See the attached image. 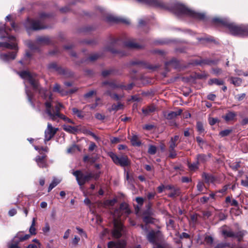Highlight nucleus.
I'll return each mask as SVG.
<instances>
[{
    "label": "nucleus",
    "mask_w": 248,
    "mask_h": 248,
    "mask_svg": "<svg viewBox=\"0 0 248 248\" xmlns=\"http://www.w3.org/2000/svg\"><path fill=\"white\" fill-rule=\"evenodd\" d=\"M60 181L57 178H54L52 182L50 184L48 188V192H49L53 188L56 186Z\"/></svg>",
    "instance_id": "obj_48"
},
{
    "label": "nucleus",
    "mask_w": 248,
    "mask_h": 248,
    "mask_svg": "<svg viewBox=\"0 0 248 248\" xmlns=\"http://www.w3.org/2000/svg\"><path fill=\"white\" fill-rule=\"evenodd\" d=\"M11 29L8 27H7L5 24L0 26V34L5 33L7 35H8V31H10Z\"/></svg>",
    "instance_id": "obj_49"
},
{
    "label": "nucleus",
    "mask_w": 248,
    "mask_h": 248,
    "mask_svg": "<svg viewBox=\"0 0 248 248\" xmlns=\"http://www.w3.org/2000/svg\"><path fill=\"white\" fill-rule=\"evenodd\" d=\"M147 238L149 242L152 244L155 245L157 243L156 242V236L154 231H151L148 233Z\"/></svg>",
    "instance_id": "obj_35"
},
{
    "label": "nucleus",
    "mask_w": 248,
    "mask_h": 248,
    "mask_svg": "<svg viewBox=\"0 0 248 248\" xmlns=\"http://www.w3.org/2000/svg\"><path fill=\"white\" fill-rule=\"evenodd\" d=\"M213 72L216 75H219L222 73V70L221 68L216 67L212 68Z\"/></svg>",
    "instance_id": "obj_64"
},
{
    "label": "nucleus",
    "mask_w": 248,
    "mask_h": 248,
    "mask_svg": "<svg viewBox=\"0 0 248 248\" xmlns=\"http://www.w3.org/2000/svg\"><path fill=\"white\" fill-rule=\"evenodd\" d=\"M61 86L57 83H56L53 87V91L55 92L62 93Z\"/></svg>",
    "instance_id": "obj_63"
},
{
    "label": "nucleus",
    "mask_w": 248,
    "mask_h": 248,
    "mask_svg": "<svg viewBox=\"0 0 248 248\" xmlns=\"http://www.w3.org/2000/svg\"><path fill=\"white\" fill-rule=\"evenodd\" d=\"M47 68L51 71H56L59 74L63 75L66 78H72L74 76V73L71 70L63 68L61 66L58 65L56 62H52L47 65Z\"/></svg>",
    "instance_id": "obj_6"
},
{
    "label": "nucleus",
    "mask_w": 248,
    "mask_h": 248,
    "mask_svg": "<svg viewBox=\"0 0 248 248\" xmlns=\"http://www.w3.org/2000/svg\"><path fill=\"white\" fill-rule=\"evenodd\" d=\"M72 112L74 114H76L77 117L80 119H82L84 117V115L82 114V111L76 108H72Z\"/></svg>",
    "instance_id": "obj_54"
},
{
    "label": "nucleus",
    "mask_w": 248,
    "mask_h": 248,
    "mask_svg": "<svg viewBox=\"0 0 248 248\" xmlns=\"http://www.w3.org/2000/svg\"><path fill=\"white\" fill-rule=\"evenodd\" d=\"M202 177L204 179L206 183H213L216 180L215 177L213 175L206 172L202 173Z\"/></svg>",
    "instance_id": "obj_32"
},
{
    "label": "nucleus",
    "mask_w": 248,
    "mask_h": 248,
    "mask_svg": "<svg viewBox=\"0 0 248 248\" xmlns=\"http://www.w3.org/2000/svg\"><path fill=\"white\" fill-rule=\"evenodd\" d=\"M16 52H10L8 53L0 54V59L4 62H8L10 60H13L16 59Z\"/></svg>",
    "instance_id": "obj_19"
},
{
    "label": "nucleus",
    "mask_w": 248,
    "mask_h": 248,
    "mask_svg": "<svg viewBox=\"0 0 248 248\" xmlns=\"http://www.w3.org/2000/svg\"><path fill=\"white\" fill-rule=\"evenodd\" d=\"M73 174L76 177L78 184L80 187L91 180L90 172L84 174L80 170H77L73 172Z\"/></svg>",
    "instance_id": "obj_7"
},
{
    "label": "nucleus",
    "mask_w": 248,
    "mask_h": 248,
    "mask_svg": "<svg viewBox=\"0 0 248 248\" xmlns=\"http://www.w3.org/2000/svg\"><path fill=\"white\" fill-rule=\"evenodd\" d=\"M123 107L124 105L122 103L119 102L117 104H113L111 107L108 108V110L109 112H111L112 111H117L119 109H123Z\"/></svg>",
    "instance_id": "obj_36"
},
{
    "label": "nucleus",
    "mask_w": 248,
    "mask_h": 248,
    "mask_svg": "<svg viewBox=\"0 0 248 248\" xmlns=\"http://www.w3.org/2000/svg\"><path fill=\"white\" fill-rule=\"evenodd\" d=\"M63 129L69 133L75 134L78 132V128L76 127L71 125H64L63 126Z\"/></svg>",
    "instance_id": "obj_39"
},
{
    "label": "nucleus",
    "mask_w": 248,
    "mask_h": 248,
    "mask_svg": "<svg viewBox=\"0 0 248 248\" xmlns=\"http://www.w3.org/2000/svg\"><path fill=\"white\" fill-rule=\"evenodd\" d=\"M231 83L235 86H239L242 82V80L240 78L231 77L230 78Z\"/></svg>",
    "instance_id": "obj_47"
},
{
    "label": "nucleus",
    "mask_w": 248,
    "mask_h": 248,
    "mask_svg": "<svg viewBox=\"0 0 248 248\" xmlns=\"http://www.w3.org/2000/svg\"><path fill=\"white\" fill-rule=\"evenodd\" d=\"M37 91L38 92L41 97L43 99L46 100V102L49 101L51 103L52 100V94L48 92L47 89L39 87Z\"/></svg>",
    "instance_id": "obj_17"
},
{
    "label": "nucleus",
    "mask_w": 248,
    "mask_h": 248,
    "mask_svg": "<svg viewBox=\"0 0 248 248\" xmlns=\"http://www.w3.org/2000/svg\"><path fill=\"white\" fill-rule=\"evenodd\" d=\"M246 233V231L242 230L237 232L236 233L235 237L237 238V241L241 242L243 241V238Z\"/></svg>",
    "instance_id": "obj_46"
},
{
    "label": "nucleus",
    "mask_w": 248,
    "mask_h": 248,
    "mask_svg": "<svg viewBox=\"0 0 248 248\" xmlns=\"http://www.w3.org/2000/svg\"><path fill=\"white\" fill-rule=\"evenodd\" d=\"M47 155L44 154L42 155H37L35 159L37 165L41 168H46L48 165L46 159Z\"/></svg>",
    "instance_id": "obj_16"
},
{
    "label": "nucleus",
    "mask_w": 248,
    "mask_h": 248,
    "mask_svg": "<svg viewBox=\"0 0 248 248\" xmlns=\"http://www.w3.org/2000/svg\"><path fill=\"white\" fill-rule=\"evenodd\" d=\"M124 245L120 242L109 241L108 244V248H124Z\"/></svg>",
    "instance_id": "obj_34"
},
{
    "label": "nucleus",
    "mask_w": 248,
    "mask_h": 248,
    "mask_svg": "<svg viewBox=\"0 0 248 248\" xmlns=\"http://www.w3.org/2000/svg\"><path fill=\"white\" fill-rule=\"evenodd\" d=\"M128 139L130 140L131 144L134 146L139 147L141 145V141L136 135H133Z\"/></svg>",
    "instance_id": "obj_30"
},
{
    "label": "nucleus",
    "mask_w": 248,
    "mask_h": 248,
    "mask_svg": "<svg viewBox=\"0 0 248 248\" xmlns=\"http://www.w3.org/2000/svg\"><path fill=\"white\" fill-rule=\"evenodd\" d=\"M179 65L180 64L179 62L176 59L173 58L165 63V69L167 72H169V66H171L174 69H177L179 67Z\"/></svg>",
    "instance_id": "obj_20"
},
{
    "label": "nucleus",
    "mask_w": 248,
    "mask_h": 248,
    "mask_svg": "<svg viewBox=\"0 0 248 248\" xmlns=\"http://www.w3.org/2000/svg\"><path fill=\"white\" fill-rule=\"evenodd\" d=\"M157 151L156 147L153 145H149V148L148 150V153L150 155H155Z\"/></svg>",
    "instance_id": "obj_53"
},
{
    "label": "nucleus",
    "mask_w": 248,
    "mask_h": 248,
    "mask_svg": "<svg viewBox=\"0 0 248 248\" xmlns=\"http://www.w3.org/2000/svg\"><path fill=\"white\" fill-rule=\"evenodd\" d=\"M24 27L29 34L31 31H38L47 28L46 26L42 25L39 20H36L29 17H28L25 22Z\"/></svg>",
    "instance_id": "obj_5"
},
{
    "label": "nucleus",
    "mask_w": 248,
    "mask_h": 248,
    "mask_svg": "<svg viewBox=\"0 0 248 248\" xmlns=\"http://www.w3.org/2000/svg\"><path fill=\"white\" fill-rule=\"evenodd\" d=\"M121 73H119V71L118 70L115 69L114 68H111L108 70H103L102 72V76L106 78L108 77L109 75H121Z\"/></svg>",
    "instance_id": "obj_25"
},
{
    "label": "nucleus",
    "mask_w": 248,
    "mask_h": 248,
    "mask_svg": "<svg viewBox=\"0 0 248 248\" xmlns=\"http://www.w3.org/2000/svg\"><path fill=\"white\" fill-rule=\"evenodd\" d=\"M196 141L197 143H198L199 146L202 148L203 145L205 143V141L202 140V139L200 137H197L196 138Z\"/></svg>",
    "instance_id": "obj_61"
},
{
    "label": "nucleus",
    "mask_w": 248,
    "mask_h": 248,
    "mask_svg": "<svg viewBox=\"0 0 248 248\" xmlns=\"http://www.w3.org/2000/svg\"><path fill=\"white\" fill-rule=\"evenodd\" d=\"M181 194L180 189L179 187H174L171 192L170 193L168 196L171 198H175L179 196Z\"/></svg>",
    "instance_id": "obj_37"
},
{
    "label": "nucleus",
    "mask_w": 248,
    "mask_h": 248,
    "mask_svg": "<svg viewBox=\"0 0 248 248\" xmlns=\"http://www.w3.org/2000/svg\"><path fill=\"white\" fill-rule=\"evenodd\" d=\"M20 77L23 78V79H26L28 80L29 78H30V77H32V76L31 74V73L28 71H22L18 73Z\"/></svg>",
    "instance_id": "obj_44"
},
{
    "label": "nucleus",
    "mask_w": 248,
    "mask_h": 248,
    "mask_svg": "<svg viewBox=\"0 0 248 248\" xmlns=\"http://www.w3.org/2000/svg\"><path fill=\"white\" fill-rule=\"evenodd\" d=\"M31 237L30 234H25L24 235H21L19 234H17L14 238V243H17V245H18V244L20 242H23L26 240H28Z\"/></svg>",
    "instance_id": "obj_24"
},
{
    "label": "nucleus",
    "mask_w": 248,
    "mask_h": 248,
    "mask_svg": "<svg viewBox=\"0 0 248 248\" xmlns=\"http://www.w3.org/2000/svg\"><path fill=\"white\" fill-rule=\"evenodd\" d=\"M123 46L124 47L130 49H140L141 48V46L131 40L124 41Z\"/></svg>",
    "instance_id": "obj_22"
},
{
    "label": "nucleus",
    "mask_w": 248,
    "mask_h": 248,
    "mask_svg": "<svg viewBox=\"0 0 248 248\" xmlns=\"http://www.w3.org/2000/svg\"><path fill=\"white\" fill-rule=\"evenodd\" d=\"M155 106L154 105H151L146 108H142V112L145 115H147L155 111Z\"/></svg>",
    "instance_id": "obj_31"
},
{
    "label": "nucleus",
    "mask_w": 248,
    "mask_h": 248,
    "mask_svg": "<svg viewBox=\"0 0 248 248\" xmlns=\"http://www.w3.org/2000/svg\"><path fill=\"white\" fill-rule=\"evenodd\" d=\"M100 56L98 54H93L91 55L88 59L86 60H82L80 62H77L76 64L78 65H80V64L86 62L87 61H90V62H94L97 60Z\"/></svg>",
    "instance_id": "obj_33"
},
{
    "label": "nucleus",
    "mask_w": 248,
    "mask_h": 248,
    "mask_svg": "<svg viewBox=\"0 0 248 248\" xmlns=\"http://www.w3.org/2000/svg\"><path fill=\"white\" fill-rule=\"evenodd\" d=\"M208 84L210 86H212L213 84H215L218 86L223 85L224 84V81L221 79L213 78L209 79L208 81Z\"/></svg>",
    "instance_id": "obj_29"
},
{
    "label": "nucleus",
    "mask_w": 248,
    "mask_h": 248,
    "mask_svg": "<svg viewBox=\"0 0 248 248\" xmlns=\"http://www.w3.org/2000/svg\"><path fill=\"white\" fill-rule=\"evenodd\" d=\"M8 38L11 41H13L11 43H9L7 42H0V47H4L7 48H9L11 49H15L16 51L18 50V46L16 42V38L13 35H9Z\"/></svg>",
    "instance_id": "obj_12"
},
{
    "label": "nucleus",
    "mask_w": 248,
    "mask_h": 248,
    "mask_svg": "<svg viewBox=\"0 0 248 248\" xmlns=\"http://www.w3.org/2000/svg\"><path fill=\"white\" fill-rule=\"evenodd\" d=\"M205 242L207 244L211 245L213 243V238L211 236L207 235L205 237Z\"/></svg>",
    "instance_id": "obj_59"
},
{
    "label": "nucleus",
    "mask_w": 248,
    "mask_h": 248,
    "mask_svg": "<svg viewBox=\"0 0 248 248\" xmlns=\"http://www.w3.org/2000/svg\"><path fill=\"white\" fill-rule=\"evenodd\" d=\"M104 94L110 97L112 99L117 101L121 100L123 97L122 96L119 95L116 93H112L109 90H107L106 91Z\"/></svg>",
    "instance_id": "obj_27"
},
{
    "label": "nucleus",
    "mask_w": 248,
    "mask_h": 248,
    "mask_svg": "<svg viewBox=\"0 0 248 248\" xmlns=\"http://www.w3.org/2000/svg\"><path fill=\"white\" fill-rule=\"evenodd\" d=\"M28 81L35 91H37L39 88L40 85L39 82L33 77H30V78L28 79Z\"/></svg>",
    "instance_id": "obj_38"
},
{
    "label": "nucleus",
    "mask_w": 248,
    "mask_h": 248,
    "mask_svg": "<svg viewBox=\"0 0 248 248\" xmlns=\"http://www.w3.org/2000/svg\"><path fill=\"white\" fill-rule=\"evenodd\" d=\"M182 112L181 109H179L177 111H170L165 115V118L168 120H172L177 116L180 115Z\"/></svg>",
    "instance_id": "obj_28"
},
{
    "label": "nucleus",
    "mask_w": 248,
    "mask_h": 248,
    "mask_svg": "<svg viewBox=\"0 0 248 248\" xmlns=\"http://www.w3.org/2000/svg\"><path fill=\"white\" fill-rule=\"evenodd\" d=\"M122 223L116 220L114 221V228L112 231V236L115 238H120L122 235V232L123 230Z\"/></svg>",
    "instance_id": "obj_10"
},
{
    "label": "nucleus",
    "mask_w": 248,
    "mask_h": 248,
    "mask_svg": "<svg viewBox=\"0 0 248 248\" xmlns=\"http://www.w3.org/2000/svg\"><path fill=\"white\" fill-rule=\"evenodd\" d=\"M96 92L95 91L92 90L84 94V97L85 99L91 97L93 95H96Z\"/></svg>",
    "instance_id": "obj_56"
},
{
    "label": "nucleus",
    "mask_w": 248,
    "mask_h": 248,
    "mask_svg": "<svg viewBox=\"0 0 248 248\" xmlns=\"http://www.w3.org/2000/svg\"><path fill=\"white\" fill-rule=\"evenodd\" d=\"M115 213L119 216H121L123 214L128 216L131 214V211L129 208V205L126 202H122L120 204L119 208L115 210Z\"/></svg>",
    "instance_id": "obj_11"
},
{
    "label": "nucleus",
    "mask_w": 248,
    "mask_h": 248,
    "mask_svg": "<svg viewBox=\"0 0 248 248\" xmlns=\"http://www.w3.org/2000/svg\"><path fill=\"white\" fill-rule=\"evenodd\" d=\"M106 20L108 22H113L116 23H122L126 25H129L130 22L128 19L113 16L112 15H108L106 17Z\"/></svg>",
    "instance_id": "obj_15"
},
{
    "label": "nucleus",
    "mask_w": 248,
    "mask_h": 248,
    "mask_svg": "<svg viewBox=\"0 0 248 248\" xmlns=\"http://www.w3.org/2000/svg\"><path fill=\"white\" fill-rule=\"evenodd\" d=\"M212 23L217 26L226 27L233 35L241 37L248 36V25H238L230 22L227 18L219 17L212 18Z\"/></svg>",
    "instance_id": "obj_2"
},
{
    "label": "nucleus",
    "mask_w": 248,
    "mask_h": 248,
    "mask_svg": "<svg viewBox=\"0 0 248 248\" xmlns=\"http://www.w3.org/2000/svg\"><path fill=\"white\" fill-rule=\"evenodd\" d=\"M45 112L52 121H55L58 117L63 120H65L67 117L60 113V110L63 107L61 103H57L54 107L49 101H46L44 104Z\"/></svg>",
    "instance_id": "obj_3"
},
{
    "label": "nucleus",
    "mask_w": 248,
    "mask_h": 248,
    "mask_svg": "<svg viewBox=\"0 0 248 248\" xmlns=\"http://www.w3.org/2000/svg\"><path fill=\"white\" fill-rule=\"evenodd\" d=\"M204 186H204V183L203 182H199L198 183L197 185V190L199 192H202L203 190V188H204Z\"/></svg>",
    "instance_id": "obj_62"
},
{
    "label": "nucleus",
    "mask_w": 248,
    "mask_h": 248,
    "mask_svg": "<svg viewBox=\"0 0 248 248\" xmlns=\"http://www.w3.org/2000/svg\"><path fill=\"white\" fill-rule=\"evenodd\" d=\"M108 155L116 165L122 167H126L130 165L131 161L125 154L117 155L112 152H109Z\"/></svg>",
    "instance_id": "obj_4"
},
{
    "label": "nucleus",
    "mask_w": 248,
    "mask_h": 248,
    "mask_svg": "<svg viewBox=\"0 0 248 248\" xmlns=\"http://www.w3.org/2000/svg\"><path fill=\"white\" fill-rule=\"evenodd\" d=\"M152 215H143V221L146 224H153L154 223L155 218L152 217Z\"/></svg>",
    "instance_id": "obj_43"
},
{
    "label": "nucleus",
    "mask_w": 248,
    "mask_h": 248,
    "mask_svg": "<svg viewBox=\"0 0 248 248\" xmlns=\"http://www.w3.org/2000/svg\"><path fill=\"white\" fill-rule=\"evenodd\" d=\"M218 60H211V59H203L201 60H197L195 61V63L197 65H202L204 64L207 65H216L217 64Z\"/></svg>",
    "instance_id": "obj_21"
},
{
    "label": "nucleus",
    "mask_w": 248,
    "mask_h": 248,
    "mask_svg": "<svg viewBox=\"0 0 248 248\" xmlns=\"http://www.w3.org/2000/svg\"><path fill=\"white\" fill-rule=\"evenodd\" d=\"M120 39H113L111 41L110 44L106 47L105 49L107 51H109L113 54H120L122 56L126 55V54L124 52H121L120 51L115 49L113 47L120 45L119 41Z\"/></svg>",
    "instance_id": "obj_9"
},
{
    "label": "nucleus",
    "mask_w": 248,
    "mask_h": 248,
    "mask_svg": "<svg viewBox=\"0 0 248 248\" xmlns=\"http://www.w3.org/2000/svg\"><path fill=\"white\" fill-rule=\"evenodd\" d=\"M196 129L200 134H202L204 135L206 133L203 127V124L201 122L198 121L196 123Z\"/></svg>",
    "instance_id": "obj_42"
},
{
    "label": "nucleus",
    "mask_w": 248,
    "mask_h": 248,
    "mask_svg": "<svg viewBox=\"0 0 248 248\" xmlns=\"http://www.w3.org/2000/svg\"><path fill=\"white\" fill-rule=\"evenodd\" d=\"M152 207V202H149L146 205V210L143 213V215H153L154 213L153 212Z\"/></svg>",
    "instance_id": "obj_45"
},
{
    "label": "nucleus",
    "mask_w": 248,
    "mask_h": 248,
    "mask_svg": "<svg viewBox=\"0 0 248 248\" xmlns=\"http://www.w3.org/2000/svg\"><path fill=\"white\" fill-rule=\"evenodd\" d=\"M26 94L28 98V100L33 108L35 107V104L33 100L34 95V93L31 91L28 90L26 91Z\"/></svg>",
    "instance_id": "obj_40"
},
{
    "label": "nucleus",
    "mask_w": 248,
    "mask_h": 248,
    "mask_svg": "<svg viewBox=\"0 0 248 248\" xmlns=\"http://www.w3.org/2000/svg\"><path fill=\"white\" fill-rule=\"evenodd\" d=\"M135 84L133 83H131L127 85H125L124 83L121 84V89L124 90H131L132 89Z\"/></svg>",
    "instance_id": "obj_50"
},
{
    "label": "nucleus",
    "mask_w": 248,
    "mask_h": 248,
    "mask_svg": "<svg viewBox=\"0 0 248 248\" xmlns=\"http://www.w3.org/2000/svg\"><path fill=\"white\" fill-rule=\"evenodd\" d=\"M232 132V129H225L224 130L221 131L219 132V135L220 136L223 137H225V136H228Z\"/></svg>",
    "instance_id": "obj_55"
},
{
    "label": "nucleus",
    "mask_w": 248,
    "mask_h": 248,
    "mask_svg": "<svg viewBox=\"0 0 248 248\" xmlns=\"http://www.w3.org/2000/svg\"><path fill=\"white\" fill-rule=\"evenodd\" d=\"M179 139V136L178 135H175L173 137H171L170 141V145L169 147V157L173 159L176 157L177 153L175 150V147L178 145L177 141Z\"/></svg>",
    "instance_id": "obj_8"
},
{
    "label": "nucleus",
    "mask_w": 248,
    "mask_h": 248,
    "mask_svg": "<svg viewBox=\"0 0 248 248\" xmlns=\"http://www.w3.org/2000/svg\"><path fill=\"white\" fill-rule=\"evenodd\" d=\"M222 234L227 237H235L236 233H234L231 231L223 230L222 231Z\"/></svg>",
    "instance_id": "obj_51"
},
{
    "label": "nucleus",
    "mask_w": 248,
    "mask_h": 248,
    "mask_svg": "<svg viewBox=\"0 0 248 248\" xmlns=\"http://www.w3.org/2000/svg\"><path fill=\"white\" fill-rule=\"evenodd\" d=\"M101 174V172L98 171L95 173L90 172L91 179H93L94 180H97L99 178Z\"/></svg>",
    "instance_id": "obj_57"
},
{
    "label": "nucleus",
    "mask_w": 248,
    "mask_h": 248,
    "mask_svg": "<svg viewBox=\"0 0 248 248\" xmlns=\"http://www.w3.org/2000/svg\"><path fill=\"white\" fill-rule=\"evenodd\" d=\"M212 154L211 153L207 154L200 153L196 155L195 160L198 162L199 165L201 164L205 165L210 160Z\"/></svg>",
    "instance_id": "obj_13"
},
{
    "label": "nucleus",
    "mask_w": 248,
    "mask_h": 248,
    "mask_svg": "<svg viewBox=\"0 0 248 248\" xmlns=\"http://www.w3.org/2000/svg\"><path fill=\"white\" fill-rule=\"evenodd\" d=\"M199 164L196 160L192 163L189 162L187 163V167L189 170L191 171H195L198 170L199 168Z\"/></svg>",
    "instance_id": "obj_41"
},
{
    "label": "nucleus",
    "mask_w": 248,
    "mask_h": 248,
    "mask_svg": "<svg viewBox=\"0 0 248 248\" xmlns=\"http://www.w3.org/2000/svg\"><path fill=\"white\" fill-rule=\"evenodd\" d=\"M209 124L211 125H215L217 123L219 122V120L217 118H209L208 119Z\"/></svg>",
    "instance_id": "obj_58"
},
{
    "label": "nucleus",
    "mask_w": 248,
    "mask_h": 248,
    "mask_svg": "<svg viewBox=\"0 0 248 248\" xmlns=\"http://www.w3.org/2000/svg\"><path fill=\"white\" fill-rule=\"evenodd\" d=\"M109 86L113 89H121V84H116L114 81H111Z\"/></svg>",
    "instance_id": "obj_60"
},
{
    "label": "nucleus",
    "mask_w": 248,
    "mask_h": 248,
    "mask_svg": "<svg viewBox=\"0 0 248 248\" xmlns=\"http://www.w3.org/2000/svg\"><path fill=\"white\" fill-rule=\"evenodd\" d=\"M36 41L40 45H48L51 44L50 38L46 36H39L37 38Z\"/></svg>",
    "instance_id": "obj_26"
},
{
    "label": "nucleus",
    "mask_w": 248,
    "mask_h": 248,
    "mask_svg": "<svg viewBox=\"0 0 248 248\" xmlns=\"http://www.w3.org/2000/svg\"><path fill=\"white\" fill-rule=\"evenodd\" d=\"M117 200L115 199L112 200H107L104 202V204L106 206H113L116 202Z\"/></svg>",
    "instance_id": "obj_52"
},
{
    "label": "nucleus",
    "mask_w": 248,
    "mask_h": 248,
    "mask_svg": "<svg viewBox=\"0 0 248 248\" xmlns=\"http://www.w3.org/2000/svg\"><path fill=\"white\" fill-rule=\"evenodd\" d=\"M138 2L145 3L149 6L168 10L177 16L186 15L199 20H204L205 15L202 13L196 12L185 5L175 2L170 3H164L161 0H136Z\"/></svg>",
    "instance_id": "obj_1"
},
{
    "label": "nucleus",
    "mask_w": 248,
    "mask_h": 248,
    "mask_svg": "<svg viewBox=\"0 0 248 248\" xmlns=\"http://www.w3.org/2000/svg\"><path fill=\"white\" fill-rule=\"evenodd\" d=\"M57 130V128H53L51 124L48 123L47 129L45 132V141L50 140L55 135Z\"/></svg>",
    "instance_id": "obj_14"
},
{
    "label": "nucleus",
    "mask_w": 248,
    "mask_h": 248,
    "mask_svg": "<svg viewBox=\"0 0 248 248\" xmlns=\"http://www.w3.org/2000/svg\"><path fill=\"white\" fill-rule=\"evenodd\" d=\"M129 64L130 65H140L147 69L154 70L158 68L157 66L149 64L146 63L144 61H132L130 62Z\"/></svg>",
    "instance_id": "obj_18"
},
{
    "label": "nucleus",
    "mask_w": 248,
    "mask_h": 248,
    "mask_svg": "<svg viewBox=\"0 0 248 248\" xmlns=\"http://www.w3.org/2000/svg\"><path fill=\"white\" fill-rule=\"evenodd\" d=\"M237 114L235 112L228 110L226 114L222 116V118L226 122H228L231 121L236 120Z\"/></svg>",
    "instance_id": "obj_23"
}]
</instances>
